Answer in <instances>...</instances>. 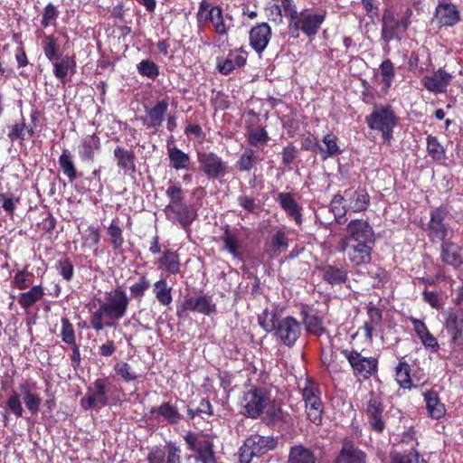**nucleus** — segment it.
I'll use <instances>...</instances> for the list:
<instances>
[{
    "label": "nucleus",
    "mask_w": 463,
    "mask_h": 463,
    "mask_svg": "<svg viewBox=\"0 0 463 463\" xmlns=\"http://www.w3.org/2000/svg\"><path fill=\"white\" fill-rule=\"evenodd\" d=\"M129 305V299L125 291L115 289L107 294L104 301H99V308L90 315L91 327L101 331L104 327H114L116 322L123 318Z\"/></svg>",
    "instance_id": "f257e3e1"
},
{
    "label": "nucleus",
    "mask_w": 463,
    "mask_h": 463,
    "mask_svg": "<svg viewBox=\"0 0 463 463\" xmlns=\"http://www.w3.org/2000/svg\"><path fill=\"white\" fill-rule=\"evenodd\" d=\"M279 1L282 5L285 17L288 20L289 30L301 31L307 37L317 35L326 20L327 12L325 8L305 7L298 11L294 0Z\"/></svg>",
    "instance_id": "f03ea898"
},
{
    "label": "nucleus",
    "mask_w": 463,
    "mask_h": 463,
    "mask_svg": "<svg viewBox=\"0 0 463 463\" xmlns=\"http://www.w3.org/2000/svg\"><path fill=\"white\" fill-rule=\"evenodd\" d=\"M258 323L265 332H273L288 347H292L301 335V324L295 317H281L274 310H263L258 317Z\"/></svg>",
    "instance_id": "7ed1b4c3"
},
{
    "label": "nucleus",
    "mask_w": 463,
    "mask_h": 463,
    "mask_svg": "<svg viewBox=\"0 0 463 463\" xmlns=\"http://www.w3.org/2000/svg\"><path fill=\"white\" fill-rule=\"evenodd\" d=\"M35 383L30 385L29 383H21L19 390L21 395L17 392H14L9 396L6 401V405L9 411L15 415L17 418L24 416V410L22 405L21 396L25 404V407L32 415H36L39 412L42 399L38 393L33 392Z\"/></svg>",
    "instance_id": "20e7f679"
},
{
    "label": "nucleus",
    "mask_w": 463,
    "mask_h": 463,
    "mask_svg": "<svg viewBox=\"0 0 463 463\" xmlns=\"http://www.w3.org/2000/svg\"><path fill=\"white\" fill-rule=\"evenodd\" d=\"M397 122L398 118L390 105H376L366 117L369 128L380 131L383 138L388 142L392 137V130Z\"/></svg>",
    "instance_id": "39448f33"
},
{
    "label": "nucleus",
    "mask_w": 463,
    "mask_h": 463,
    "mask_svg": "<svg viewBox=\"0 0 463 463\" xmlns=\"http://www.w3.org/2000/svg\"><path fill=\"white\" fill-rule=\"evenodd\" d=\"M278 446V439L273 436L254 434L250 436L240 448V463H250L254 457H260L273 450Z\"/></svg>",
    "instance_id": "423d86ee"
},
{
    "label": "nucleus",
    "mask_w": 463,
    "mask_h": 463,
    "mask_svg": "<svg viewBox=\"0 0 463 463\" xmlns=\"http://www.w3.org/2000/svg\"><path fill=\"white\" fill-rule=\"evenodd\" d=\"M188 449L196 454V461L200 463H219L213 450V439L204 434H196L192 431L184 436Z\"/></svg>",
    "instance_id": "0eeeda50"
},
{
    "label": "nucleus",
    "mask_w": 463,
    "mask_h": 463,
    "mask_svg": "<svg viewBox=\"0 0 463 463\" xmlns=\"http://www.w3.org/2000/svg\"><path fill=\"white\" fill-rule=\"evenodd\" d=\"M364 410L371 429L378 433L383 432L386 426L387 414L381 396L371 392L365 397Z\"/></svg>",
    "instance_id": "6e6552de"
},
{
    "label": "nucleus",
    "mask_w": 463,
    "mask_h": 463,
    "mask_svg": "<svg viewBox=\"0 0 463 463\" xmlns=\"http://www.w3.org/2000/svg\"><path fill=\"white\" fill-rule=\"evenodd\" d=\"M412 12L407 9L401 17H395L391 12H385L383 16L382 38L390 43L395 39H401L407 31Z\"/></svg>",
    "instance_id": "1a4fd4ad"
},
{
    "label": "nucleus",
    "mask_w": 463,
    "mask_h": 463,
    "mask_svg": "<svg viewBox=\"0 0 463 463\" xmlns=\"http://www.w3.org/2000/svg\"><path fill=\"white\" fill-rule=\"evenodd\" d=\"M269 402V397L265 390L251 388L241 398L242 413L249 418L257 419L263 414Z\"/></svg>",
    "instance_id": "9d476101"
},
{
    "label": "nucleus",
    "mask_w": 463,
    "mask_h": 463,
    "mask_svg": "<svg viewBox=\"0 0 463 463\" xmlns=\"http://www.w3.org/2000/svg\"><path fill=\"white\" fill-rule=\"evenodd\" d=\"M341 354L348 361L355 376L367 379L377 371L378 361L373 356H363L361 353L349 349L342 350Z\"/></svg>",
    "instance_id": "9b49d317"
},
{
    "label": "nucleus",
    "mask_w": 463,
    "mask_h": 463,
    "mask_svg": "<svg viewBox=\"0 0 463 463\" xmlns=\"http://www.w3.org/2000/svg\"><path fill=\"white\" fill-rule=\"evenodd\" d=\"M108 379L99 378L88 387L84 398L81 399L80 403L84 410L91 408H103L109 403L107 396Z\"/></svg>",
    "instance_id": "f8f14e48"
},
{
    "label": "nucleus",
    "mask_w": 463,
    "mask_h": 463,
    "mask_svg": "<svg viewBox=\"0 0 463 463\" xmlns=\"http://www.w3.org/2000/svg\"><path fill=\"white\" fill-rule=\"evenodd\" d=\"M197 159L201 170L209 178H218L227 173L226 163L213 152H198Z\"/></svg>",
    "instance_id": "ddd939ff"
},
{
    "label": "nucleus",
    "mask_w": 463,
    "mask_h": 463,
    "mask_svg": "<svg viewBox=\"0 0 463 463\" xmlns=\"http://www.w3.org/2000/svg\"><path fill=\"white\" fill-rule=\"evenodd\" d=\"M348 239L354 242L374 243L375 234L373 227L366 220L354 219L346 226Z\"/></svg>",
    "instance_id": "4468645a"
},
{
    "label": "nucleus",
    "mask_w": 463,
    "mask_h": 463,
    "mask_svg": "<svg viewBox=\"0 0 463 463\" xmlns=\"http://www.w3.org/2000/svg\"><path fill=\"white\" fill-rule=\"evenodd\" d=\"M453 80V75L443 69H438L431 74L422 77L421 84L424 88L434 94H443L448 91V88Z\"/></svg>",
    "instance_id": "2eb2a0df"
},
{
    "label": "nucleus",
    "mask_w": 463,
    "mask_h": 463,
    "mask_svg": "<svg viewBox=\"0 0 463 463\" xmlns=\"http://www.w3.org/2000/svg\"><path fill=\"white\" fill-rule=\"evenodd\" d=\"M167 220L178 222L184 229H187L196 217V212L185 203L167 204L165 208Z\"/></svg>",
    "instance_id": "dca6fc26"
},
{
    "label": "nucleus",
    "mask_w": 463,
    "mask_h": 463,
    "mask_svg": "<svg viewBox=\"0 0 463 463\" xmlns=\"http://www.w3.org/2000/svg\"><path fill=\"white\" fill-rule=\"evenodd\" d=\"M434 19L439 27H452L460 21V12L454 4L440 2L436 6Z\"/></svg>",
    "instance_id": "f3484780"
},
{
    "label": "nucleus",
    "mask_w": 463,
    "mask_h": 463,
    "mask_svg": "<svg viewBox=\"0 0 463 463\" xmlns=\"http://www.w3.org/2000/svg\"><path fill=\"white\" fill-rule=\"evenodd\" d=\"M448 211L444 207H439L430 213V220L428 223V235L434 240L444 241L448 235V227L444 223Z\"/></svg>",
    "instance_id": "a211bd4d"
},
{
    "label": "nucleus",
    "mask_w": 463,
    "mask_h": 463,
    "mask_svg": "<svg viewBox=\"0 0 463 463\" xmlns=\"http://www.w3.org/2000/svg\"><path fill=\"white\" fill-rule=\"evenodd\" d=\"M344 198H345V209L352 213L364 212L368 208L370 203V196L363 188L345 189L344 191Z\"/></svg>",
    "instance_id": "6ab92c4d"
},
{
    "label": "nucleus",
    "mask_w": 463,
    "mask_h": 463,
    "mask_svg": "<svg viewBox=\"0 0 463 463\" xmlns=\"http://www.w3.org/2000/svg\"><path fill=\"white\" fill-rule=\"evenodd\" d=\"M247 60V52L241 49L231 51L226 58L217 59V69L223 74L228 75L235 69L242 67Z\"/></svg>",
    "instance_id": "aec40b11"
},
{
    "label": "nucleus",
    "mask_w": 463,
    "mask_h": 463,
    "mask_svg": "<svg viewBox=\"0 0 463 463\" xmlns=\"http://www.w3.org/2000/svg\"><path fill=\"white\" fill-rule=\"evenodd\" d=\"M271 38V28L267 23H260L250 32V44L260 54L268 46Z\"/></svg>",
    "instance_id": "412c9836"
},
{
    "label": "nucleus",
    "mask_w": 463,
    "mask_h": 463,
    "mask_svg": "<svg viewBox=\"0 0 463 463\" xmlns=\"http://www.w3.org/2000/svg\"><path fill=\"white\" fill-rule=\"evenodd\" d=\"M262 420L268 426H274L276 424L290 426L292 424L290 415L287 411H283L282 408L275 402V401H271L270 399L263 412Z\"/></svg>",
    "instance_id": "4be33fe9"
},
{
    "label": "nucleus",
    "mask_w": 463,
    "mask_h": 463,
    "mask_svg": "<svg viewBox=\"0 0 463 463\" xmlns=\"http://www.w3.org/2000/svg\"><path fill=\"white\" fill-rule=\"evenodd\" d=\"M214 307L210 298L205 296L191 297L184 301L182 309L177 310V315L179 317H182L188 310L210 315L214 310Z\"/></svg>",
    "instance_id": "5701e85b"
},
{
    "label": "nucleus",
    "mask_w": 463,
    "mask_h": 463,
    "mask_svg": "<svg viewBox=\"0 0 463 463\" xmlns=\"http://www.w3.org/2000/svg\"><path fill=\"white\" fill-rule=\"evenodd\" d=\"M334 463H366V454L353 441L345 440Z\"/></svg>",
    "instance_id": "b1692460"
},
{
    "label": "nucleus",
    "mask_w": 463,
    "mask_h": 463,
    "mask_svg": "<svg viewBox=\"0 0 463 463\" xmlns=\"http://www.w3.org/2000/svg\"><path fill=\"white\" fill-rule=\"evenodd\" d=\"M276 201L287 215L294 219L297 224L300 225L302 223V207L297 203L292 194L279 193Z\"/></svg>",
    "instance_id": "393cba45"
},
{
    "label": "nucleus",
    "mask_w": 463,
    "mask_h": 463,
    "mask_svg": "<svg viewBox=\"0 0 463 463\" xmlns=\"http://www.w3.org/2000/svg\"><path fill=\"white\" fill-rule=\"evenodd\" d=\"M373 243L355 242L349 247L347 258L355 266H363L371 262Z\"/></svg>",
    "instance_id": "a878e982"
},
{
    "label": "nucleus",
    "mask_w": 463,
    "mask_h": 463,
    "mask_svg": "<svg viewBox=\"0 0 463 463\" xmlns=\"http://www.w3.org/2000/svg\"><path fill=\"white\" fill-rule=\"evenodd\" d=\"M100 148L99 137L93 134L83 137L78 146V155L82 162H93L95 152Z\"/></svg>",
    "instance_id": "bb28decb"
},
{
    "label": "nucleus",
    "mask_w": 463,
    "mask_h": 463,
    "mask_svg": "<svg viewBox=\"0 0 463 463\" xmlns=\"http://www.w3.org/2000/svg\"><path fill=\"white\" fill-rule=\"evenodd\" d=\"M338 138L333 133H327L322 138V143H316L312 149L316 153H319L323 160L337 156L341 153V149L337 144Z\"/></svg>",
    "instance_id": "cd10ccee"
},
{
    "label": "nucleus",
    "mask_w": 463,
    "mask_h": 463,
    "mask_svg": "<svg viewBox=\"0 0 463 463\" xmlns=\"http://www.w3.org/2000/svg\"><path fill=\"white\" fill-rule=\"evenodd\" d=\"M462 249L456 243L443 241L441 244V260L449 266L458 268L463 264Z\"/></svg>",
    "instance_id": "c85d7f7f"
},
{
    "label": "nucleus",
    "mask_w": 463,
    "mask_h": 463,
    "mask_svg": "<svg viewBox=\"0 0 463 463\" xmlns=\"http://www.w3.org/2000/svg\"><path fill=\"white\" fill-rule=\"evenodd\" d=\"M118 167L125 174L135 172V153L132 150H127L121 146L115 147L113 151Z\"/></svg>",
    "instance_id": "c756f323"
},
{
    "label": "nucleus",
    "mask_w": 463,
    "mask_h": 463,
    "mask_svg": "<svg viewBox=\"0 0 463 463\" xmlns=\"http://www.w3.org/2000/svg\"><path fill=\"white\" fill-rule=\"evenodd\" d=\"M168 105L166 99H162L157 101L152 108L146 109L148 128H158L162 125L168 109Z\"/></svg>",
    "instance_id": "7c9ffc66"
},
{
    "label": "nucleus",
    "mask_w": 463,
    "mask_h": 463,
    "mask_svg": "<svg viewBox=\"0 0 463 463\" xmlns=\"http://www.w3.org/2000/svg\"><path fill=\"white\" fill-rule=\"evenodd\" d=\"M424 401L426 402V409L430 417L439 420L445 415V406L442 402H440L439 395L436 392H426L424 393Z\"/></svg>",
    "instance_id": "2f4dec72"
},
{
    "label": "nucleus",
    "mask_w": 463,
    "mask_h": 463,
    "mask_svg": "<svg viewBox=\"0 0 463 463\" xmlns=\"http://www.w3.org/2000/svg\"><path fill=\"white\" fill-rule=\"evenodd\" d=\"M317 458L314 452L299 444L292 446L289 449L288 463H316Z\"/></svg>",
    "instance_id": "473e14b6"
},
{
    "label": "nucleus",
    "mask_w": 463,
    "mask_h": 463,
    "mask_svg": "<svg viewBox=\"0 0 463 463\" xmlns=\"http://www.w3.org/2000/svg\"><path fill=\"white\" fill-rule=\"evenodd\" d=\"M53 74L57 79H65L70 71H73L76 66L75 61L72 57L64 55L59 56L54 59L53 62Z\"/></svg>",
    "instance_id": "72a5a7b5"
},
{
    "label": "nucleus",
    "mask_w": 463,
    "mask_h": 463,
    "mask_svg": "<svg viewBox=\"0 0 463 463\" xmlns=\"http://www.w3.org/2000/svg\"><path fill=\"white\" fill-rule=\"evenodd\" d=\"M261 161L262 158L257 154L255 150H253L251 147H246L236 162V166L241 171L249 172Z\"/></svg>",
    "instance_id": "f704fd0d"
},
{
    "label": "nucleus",
    "mask_w": 463,
    "mask_h": 463,
    "mask_svg": "<svg viewBox=\"0 0 463 463\" xmlns=\"http://www.w3.org/2000/svg\"><path fill=\"white\" fill-rule=\"evenodd\" d=\"M167 155L171 165L175 170L187 169L191 163L190 156L176 146H168Z\"/></svg>",
    "instance_id": "c9c22d12"
},
{
    "label": "nucleus",
    "mask_w": 463,
    "mask_h": 463,
    "mask_svg": "<svg viewBox=\"0 0 463 463\" xmlns=\"http://www.w3.org/2000/svg\"><path fill=\"white\" fill-rule=\"evenodd\" d=\"M157 263L160 268H164L168 275H175L180 271L179 255L170 250H165Z\"/></svg>",
    "instance_id": "e433bc0d"
},
{
    "label": "nucleus",
    "mask_w": 463,
    "mask_h": 463,
    "mask_svg": "<svg viewBox=\"0 0 463 463\" xmlns=\"http://www.w3.org/2000/svg\"><path fill=\"white\" fill-rule=\"evenodd\" d=\"M153 292L161 305L169 306L172 303V287L167 284L165 279H161L154 283Z\"/></svg>",
    "instance_id": "4c0bfd02"
},
{
    "label": "nucleus",
    "mask_w": 463,
    "mask_h": 463,
    "mask_svg": "<svg viewBox=\"0 0 463 463\" xmlns=\"http://www.w3.org/2000/svg\"><path fill=\"white\" fill-rule=\"evenodd\" d=\"M43 296V288L41 286H33L30 290L20 294L17 301L23 308L29 309L33 305L41 300Z\"/></svg>",
    "instance_id": "58836bf2"
},
{
    "label": "nucleus",
    "mask_w": 463,
    "mask_h": 463,
    "mask_svg": "<svg viewBox=\"0 0 463 463\" xmlns=\"http://www.w3.org/2000/svg\"><path fill=\"white\" fill-rule=\"evenodd\" d=\"M151 412H156L157 416H161L170 424L178 423L182 418L177 407L170 402L162 403L158 408L153 409Z\"/></svg>",
    "instance_id": "ea45409f"
},
{
    "label": "nucleus",
    "mask_w": 463,
    "mask_h": 463,
    "mask_svg": "<svg viewBox=\"0 0 463 463\" xmlns=\"http://www.w3.org/2000/svg\"><path fill=\"white\" fill-rule=\"evenodd\" d=\"M447 328L451 335L452 343L458 351L463 352V320L457 317L451 318L447 324Z\"/></svg>",
    "instance_id": "a19ab883"
},
{
    "label": "nucleus",
    "mask_w": 463,
    "mask_h": 463,
    "mask_svg": "<svg viewBox=\"0 0 463 463\" xmlns=\"http://www.w3.org/2000/svg\"><path fill=\"white\" fill-rule=\"evenodd\" d=\"M288 248V240L285 232L281 229L276 231L271 236L269 242V250L271 256H278L281 252H284Z\"/></svg>",
    "instance_id": "79ce46f5"
},
{
    "label": "nucleus",
    "mask_w": 463,
    "mask_h": 463,
    "mask_svg": "<svg viewBox=\"0 0 463 463\" xmlns=\"http://www.w3.org/2000/svg\"><path fill=\"white\" fill-rule=\"evenodd\" d=\"M247 141L250 146L263 150L269 141V137L265 128H257L248 132Z\"/></svg>",
    "instance_id": "37998d69"
},
{
    "label": "nucleus",
    "mask_w": 463,
    "mask_h": 463,
    "mask_svg": "<svg viewBox=\"0 0 463 463\" xmlns=\"http://www.w3.org/2000/svg\"><path fill=\"white\" fill-rule=\"evenodd\" d=\"M301 314L303 315V323L307 332L317 335H320L324 333L325 330L322 326V321L317 314L308 313L307 311H302Z\"/></svg>",
    "instance_id": "c03bdc74"
},
{
    "label": "nucleus",
    "mask_w": 463,
    "mask_h": 463,
    "mask_svg": "<svg viewBox=\"0 0 463 463\" xmlns=\"http://www.w3.org/2000/svg\"><path fill=\"white\" fill-rule=\"evenodd\" d=\"M323 277L330 285H339L347 279V272L343 269L328 266L325 269Z\"/></svg>",
    "instance_id": "a18cd8bd"
},
{
    "label": "nucleus",
    "mask_w": 463,
    "mask_h": 463,
    "mask_svg": "<svg viewBox=\"0 0 463 463\" xmlns=\"http://www.w3.org/2000/svg\"><path fill=\"white\" fill-rule=\"evenodd\" d=\"M345 198L343 194H335L331 200V210L335 215V221L339 224H343L345 222V213L348 210L345 207Z\"/></svg>",
    "instance_id": "49530a36"
},
{
    "label": "nucleus",
    "mask_w": 463,
    "mask_h": 463,
    "mask_svg": "<svg viewBox=\"0 0 463 463\" xmlns=\"http://www.w3.org/2000/svg\"><path fill=\"white\" fill-rule=\"evenodd\" d=\"M302 400L305 404L321 402V392L318 386L312 382L307 381L302 388Z\"/></svg>",
    "instance_id": "de8ad7c7"
},
{
    "label": "nucleus",
    "mask_w": 463,
    "mask_h": 463,
    "mask_svg": "<svg viewBox=\"0 0 463 463\" xmlns=\"http://www.w3.org/2000/svg\"><path fill=\"white\" fill-rule=\"evenodd\" d=\"M33 134V129L25 125L24 120L17 122L9 128L8 137L14 142L15 140H24L26 136L31 137Z\"/></svg>",
    "instance_id": "09e8293b"
},
{
    "label": "nucleus",
    "mask_w": 463,
    "mask_h": 463,
    "mask_svg": "<svg viewBox=\"0 0 463 463\" xmlns=\"http://www.w3.org/2000/svg\"><path fill=\"white\" fill-rule=\"evenodd\" d=\"M390 463H427L420 455L415 451L393 452L391 454Z\"/></svg>",
    "instance_id": "8fccbe9b"
},
{
    "label": "nucleus",
    "mask_w": 463,
    "mask_h": 463,
    "mask_svg": "<svg viewBox=\"0 0 463 463\" xmlns=\"http://www.w3.org/2000/svg\"><path fill=\"white\" fill-rule=\"evenodd\" d=\"M307 419L317 426H320L323 421L324 406L323 402L305 404Z\"/></svg>",
    "instance_id": "3c124183"
},
{
    "label": "nucleus",
    "mask_w": 463,
    "mask_h": 463,
    "mask_svg": "<svg viewBox=\"0 0 463 463\" xmlns=\"http://www.w3.org/2000/svg\"><path fill=\"white\" fill-rule=\"evenodd\" d=\"M59 165L63 174L71 182L77 178V172L73 161L68 150H64L59 157Z\"/></svg>",
    "instance_id": "603ef678"
},
{
    "label": "nucleus",
    "mask_w": 463,
    "mask_h": 463,
    "mask_svg": "<svg viewBox=\"0 0 463 463\" xmlns=\"http://www.w3.org/2000/svg\"><path fill=\"white\" fill-rule=\"evenodd\" d=\"M395 379L398 384L402 388H411V380L410 374V365L406 362H400L395 368Z\"/></svg>",
    "instance_id": "864d4df0"
},
{
    "label": "nucleus",
    "mask_w": 463,
    "mask_h": 463,
    "mask_svg": "<svg viewBox=\"0 0 463 463\" xmlns=\"http://www.w3.org/2000/svg\"><path fill=\"white\" fill-rule=\"evenodd\" d=\"M43 49L46 58L50 61H53L56 59L57 53L60 49L58 40L53 35H46L43 40Z\"/></svg>",
    "instance_id": "5fc2aeb1"
},
{
    "label": "nucleus",
    "mask_w": 463,
    "mask_h": 463,
    "mask_svg": "<svg viewBox=\"0 0 463 463\" xmlns=\"http://www.w3.org/2000/svg\"><path fill=\"white\" fill-rule=\"evenodd\" d=\"M379 70L384 89L388 90L392 86L395 75L393 63L391 60L386 59L381 63Z\"/></svg>",
    "instance_id": "6e6d98bb"
},
{
    "label": "nucleus",
    "mask_w": 463,
    "mask_h": 463,
    "mask_svg": "<svg viewBox=\"0 0 463 463\" xmlns=\"http://www.w3.org/2000/svg\"><path fill=\"white\" fill-rule=\"evenodd\" d=\"M0 202L5 213L8 216H13L20 203V198L12 193H1Z\"/></svg>",
    "instance_id": "4d7b16f0"
},
{
    "label": "nucleus",
    "mask_w": 463,
    "mask_h": 463,
    "mask_svg": "<svg viewBox=\"0 0 463 463\" xmlns=\"http://www.w3.org/2000/svg\"><path fill=\"white\" fill-rule=\"evenodd\" d=\"M61 328L60 336L61 340L67 345H72L76 343L75 331L72 324L70 322L67 317L61 318Z\"/></svg>",
    "instance_id": "13d9d810"
},
{
    "label": "nucleus",
    "mask_w": 463,
    "mask_h": 463,
    "mask_svg": "<svg viewBox=\"0 0 463 463\" xmlns=\"http://www.w3.org/2000/svg\"><path fill=\"white\" fill-rule=\"evenodd\" d=\"M224 243V250L230 252L233 257L239 258L240 253V243L238 239L229 231L226 230L222 237Z\"/></svg>",
    "instance_id": "bf43d9fd"
},
{
    "label": "nucleus",
    "mask_w": 463,
    "mask_h": 463,
    "mask_svg": "<svg viewBox=\"0 0 463 463\" xmlns=\"http://www.w3.org/2000/svg\"><path fill=\"white\" fill-rule=\"evenodd\" d=\"M137 71L140 75L155 80L159 75L157 65L150 60H142L137 64Z\"/></svg>",
    "instance_id": "052dcab7"
},
{
    "label": "nucleus",
    "mask_w": 463,
    "mask_h": 463,
    "mask_svg": "<svg viewBox=\"0 0 463 463\" xmlns=\"http://www.w3.org/2000/svg\"><path fill=\"white\" fill-rule=\"evenodd\" d=\"M165 195L170 199L169 204H177L184 203V191L180 183H170L165 191Z\"/></svg>",
    "instance_id": "680f3d73"
},
{
    "label": "nucleus",
    "mask_w": 463,
    "mask_h": 463,
    "mask_svg": "<svg viewBox=\"0 0 463 463\" xmlns=\"http://www.w3.org/2000/svg\"><path fill=\"white\" fill-rule=\"evenodd\" d=\"M109 235L111 239V244L113 249L118 250L122 247L124 239L122 235V229L113 220L108 228Z\"/></svg>",
    "instance_id": "e2e57ef3"
},
{
    "label": "nucleus",
    "mask_w": 463,
    "mask_h": 463,
    "mask_svg": "<svg viewBox=\"0 0 463 463\" xmlns=\"http://www.w3.org/2000/svg\"><path fill=\"white\" fill-rule=\"evenodd\" d=\"M427 151L429 155L436 160L444 158V149L436 137L429 136L427 137Z\"/></svg>",
    "instance_id": "0e129e2a"
},
{
    "label": "nucleus",
    "mask_w": 463,
    "mask_h": 463,
    "mask_svg": "<svg viewBox=\"0 0 463 463\" xmlns=\"http://www.w3.org/2000/svg\"><path fill=\"white\" fill-rule=\"evenodd\" d=\"M150 288V281L145 275H141L138 280L130 286L129 290L132 297L142 298L145 292Z\"/></svg>",
    "instance_id": "69168bd1"
},
{
    "label": "nucleus",
    "mask_w": 463,
    "mask_h": 463,
    "mask_svg": "<svg viewBox=\"0 0 463 463\" xmlns=\"http://www.w3.org/2000/svg\"><path fill=\"white\" fill-rule=\"evenodd\" d=\"M116 373L126 382H131L137 378V374L132 371L128 363H118L114 366Z\"/></svg>",
    "instance_id": "338daca9"
},
{
    "label": "nucleus",
    "mask_w": 463,
    "mask_h": 463,
    "mask_svg": "<svg viewBox=\"0 0 463 463\" xmlns=\"http://www.w3.org/2000/svg\"><path fill=\"white\" fill-rule=\"evenodd\" d=\"M59 14L57 7L52 3H49L43 10L42 25L45 28L52 25L58 18Z\"/></svg>",
    "instance_id": "774afa93"
}]
</instances>
